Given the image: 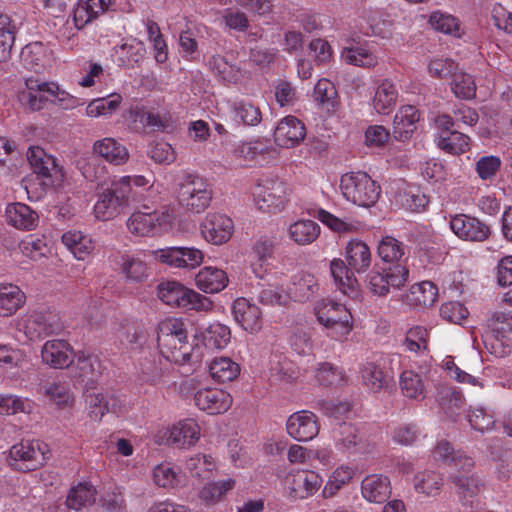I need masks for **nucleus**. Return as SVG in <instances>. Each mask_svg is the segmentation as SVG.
Masks as SVG:
<instances>
[{
	"label": "nucleus",
	"instance_id": "f257e3e1",
	"mask_svg": "<svg viewBox=\"0 0 512 512\" xmlns=\"http://www.w3.org/2000/svg\"><path fill=\"white\" fill-rule=\"evenodd\" d=\"M157 343L163 358L179 365H197L202 361L204 346L195 338L188 340L185 321L169 317L159 323Z\"/></svg>",
	"mask_w": 512,
	"mask_h": 512
},
{
	"label": "nucleus",
	"instance_id": "f03ea898",
	"mask_svg": "<svg viewBox=\"0 0 512 512\" xmlns=\"http://www.w3.org/2000/svg\"><path fill=\"white\" fill-rule=\"evenodd\" d=\"M212 195V189L203 177L195 173H181L177 199L185 210L192 213L203 212L209 207Z\"/></svg>",
	"mask_w": 512,
	"mask_h": 512
},
{
	"label": "nucleus",
	"instance_id": "7ed1b4c3",
	"mask_svg": "<svg viewBox=\"0 0 512 512\" xmlns=\"http://www.w3.org/2000/svg\"><path fill=\"white\" fill-rule=\"evenodd\" d=\"M157 296L163 303L171 307L208 311L213 306L208 297L183 286L177 281L161 282L157 286Z\"/></svg>",
	"mask_w": 512,
	"mask_h": 512
},
{
	"label": "nucleus",
	"instance_id": "20e7f679",
	"mask_svg": "<svg viewBox=\"0 0 512 512\" xmlns=\"http://www.w3.org/2000/svg\"><path fill=\"white\" fill-rule=\"evenodd\" d=\"M315 316L332 339L340 341L353 329L352 314L342 304L333 301L318 302L315 306Z\"/></svg>",
	"mask_w": 512,
	"mask_h": 512
},
{
	"label": "nucleus",
	"instance_id": "39448f33",
	"mask_svg": "<svg viewBox=\"0 0 512 512\" xmlns=\"http://www.w3.org/2000/svg\"><path fill=\"white\" fill-rule=\"evenodd\" d=\"M340 189L348 201L362 207L374 205L380 196V186L365 172L344 174Z\"/></svg>",
	"mask_w": 512,
	"mask_h": 512
},
{
	"label": "nucleus",
	"instance_id": "423d86ee",
	"mask_svg": "<svg viewBox=\"0 0 512 512\" xmlns=\"http://www.w3.org/2000/svg\"><path fill=\"white\" fill-rule=\"evenodd\" d=\"M49 449L39 440L22 441L9 450V465L20 472H30L41 468L47 461Z\"/></svg>",
	"mask_w": 512,
	"mask_h": 512
},
{
	"label": "nucleus",
	"instance_id": "0eeeda50",
	"mask_svg": "<svg viewBox=\"0 0 512 512\" xmlns=\"http://www.w3.org/2000/svg\"><path fill=\"white\" fill-rule=\"evenodd\" d=\"M173 220L174 216L167 209L150 211L144 206L143 210L132 213L126 226L129 232L136 236L149 237L166 230L172 225Z\"/></svg>",
	"mask_w": 512,
	"mask_h": 512
},
{
	"label": "nucleus",
	"instance_id": "6e6552de",
	"mask_svg": "<svg viewBox=\"0 0 512 512\" xmlns=\"http://www.w3.org/2000/svg\"><path fill=\"white\" fill-rule=\"evenodd\" d=\"M409 271L402 264L383 269H373L367 275V287L376 296L384 297L390 289H400L408 280Z\"/></svg>",
	"mask_w": 512,
	"mask_h": 512
},
{
	"label": "nucleus",
	"instance_id": "1a4fd4ad",
	"mask_svg": "<svg viewBox=\"0 0 512 512\" xmlns=\"http://www.w3.org/2000/svg\"><path fill=\"white\" fill-rule=\"evenodd\" d=\"M27 160L31 169L37 175L49 180L51 185H59L64 179L62 167L56 163V159L47 154L39 146H31L27 151Z\"/></svg>",
	"mask_w": 512,
	"mask_h": 512
},
{
	"label": "nucleus",
	"instance_id": "9d476101",
	"mask_svg": "<svg viewBox=\"0 0 512 512\" xmlns=\"http://www.w3.org/2000/svg\"><path fill=\"white\" fill-rule=\"evenodd\" d=\"M449 224L452 232L457 237L467 241L483 242L487 240L491 234L489 225L476 217L466 214L451 216Z\"/></svg>",
	"mask_w": 512,
	"mask_h": 512
},
{
	"label": "nucleus",
	"instance_id": "9b49d317",
	"mask_svg": "<svg viewBox=\"0 0 512 512\" xmlns=\"http://www.w3.org/2000/svg\"><path fill=\"white\" fill-rule=\"evenodd\" d=\"M156 258L175 268L194 269L204 260V254L195 247H169L158 250Z\"/></svg>",
	"mask_w": 512,
	"mask_h": 512
},
{
	"label": "nucleus",
	"instance_id": "f8f14e48",
	"mask_svg": "<svg viewBox=\"0 0 512 512\" xmlns=\"http://www.w3.org/2000/svg\"><path fill=\"white\" fill-rule=\"evenodd\" d=\"M234 224L231 218L220 213H209L201 223V235L213 245L226 243L232 236Z\"/></svg>",
	"mask_w": 512,
	"mask_h": 512
},
{
	"label": "nucleus",
	"instance_id": "ddd939ff",
	"mask_svg": "<svg viewBox=\"0 0 512 512\" xmlns=\"http://www.w3.org/2000/svg\"><path fill=\"white\" fill-rule=\"evenodd\" d=\"M62 328L57 316L51 312L34 311L23 321L24 332L30 340L57 334Z\"/></svg>",
	"mask_w": 512,
	"mask_h": 512
},
{
	"label": "nucleus",
	"instance_id": "4468645a",
	"mask_svg": "<svg viewBox=\"0 0 512 512\" xmlns=\"http://www.w3.org/2000/svg\"><path fill=\"white\" fill-rule=\"evenodd\" d=\"M285 194V186L278 180H267L253 191L256 205L267 212L280 211L284 207Z\"/></svg>",
	"mask_w": 512,
	"mask_h": 512
},
{
	"label": "nucleus",
	"instance_id": "2eb2a0df",
	"mask_svg": "<svg viewBox=\"0 0 512 512\" xmlns=\"http://www.w3.org/2000/svg\"><path fill=\"white\" fill-rule=\"evenodd\" d=\"M286 430L293 439L299 442H306L318 435L320 425L314 413L302 410L288 417Z\"/></svg>",
	"mask_w": 512,
	"mask_h": 512
},
{
	"label": "nucleus",
	"instance_id": "dca6fc26",
	"mask_svg": "<svg viewBox=\"0 0 512 512\" xmlns=\"http://www.w3.org/2000/svg\"><path fill=\"white\" fill-rule=\"evenodd\" d=\"M319 474L310 470H299L287 478L289 497L294 500L306 499L314 495L322 485Z\"/></svg>",
	"mask_w": 512,
	"mask_h": 512
},
{
	"label": "nucleus",
	"instance_id": "f3484780",
	"mask_svg": "<svg viewBox=\"0 0 512 512\" xmlns=\"http://www.w3.org/2000/svg\"><path fill=\"white\" fill-rule=\"evenodd\" d=\"M305 136V125L297 117L292 115L281 119L274 130L275 143L285 148L298 145L304 140Z\"/></svg>",
	"mask_w": 512,
	"mask_h": 512
},
{
	"label": "nucleus",
	"instance_id": "a211bd4d",
	"mask_svg": "<svg viewBox=\"0 0 512 512\" xmlns=\"http://www.w3.org/2000/svg\"><path fill=\"white\" fill-rule=\"evenodd\" d=\"M196 406L209 414H221L232 405V397L225 390L218 388H205L198 390L194 395Z\"/></svg>",
	"mask_w": 512,
	"mask_h": 512
},
{
	"label": "nucleus",
	"instance_id": "6ab92c4d",
	"mask_svg": "<svg viewBox=\"0 0 512 512\" xmlns=\"http://www.w3.org/2000/svg\"><path fill=\"white\" fill-rule=\"evenodd\" d=\"M234 320L250 333H256L262 328V312L260 308L250 303L246 298H237L231 307Z\"/></svg>",
	"mask_w": 512,
	"mask_h": 512
},
{
	"label": "nucleus",
	"instance_id": "aec40b11",
	"mask_svg": "<svg viewBox=\"0 0 512 512\" xmlns=\"http://www.w3.org/2000/svg\"><path fill=\"white\" fill-rule=\"evenodd\" d=\"M41 358L46 365L55 369H63L73 362V349L65 340H48L42 346Z\"/></svg>",
	"mask_w": 512,
	"mask_h": 512
},
{
	"label": "nucleus",
	"instance_id": "412c9836",
	"mask_svg": "<svg viewBox=\"0 0 512 512\" xmlns=\"http://www.w3.org/2000/svg\"><path fill=\"white\" fill-rule=\"evenodd\" d=\"M200 436V428L193 419L179 421L163 432L166 444L186 447L194 444Z\"/></svg>",
	"mask_w": 512,
	"mask_h": 512
},
{
	"label": "nucleus",
	"instance_id": "4be33fe9",
	"mask_svg": "<svg viewBox=\"0 0 512 512\" xmlns=\"http://www.w3.org/2000/svg\"><path fill=\"white\" fill-rule=\"evenodd\" d=\"M363 384L374 393L380 392L388 386L391 376L386 369V362L380 358L366 362L361 369Z\"/></svg>",
	"mask_w": 512,
	"mask_h": 512
},
{
	"label": "nucleus",
	"instance_id": "5701e85b",
	"mask_svg": "<svg viewBox=\"0 0 512 512\" xmlns=\"http://www.w3.org/2000/svg\"><path fill=\"white\" fill-rule=\"evenodd\" d=\"M26 86L30 89L38 88L40 92L47 93L50 101L63 109H74L83 104L82 100L61 89L58 84L53 82H39L38 80L28 79Z\"/></svg>",
	"mask_w": 512,
	"mask_h": 512
},
{
	"label": "nucleus",
	"instance_id": "b1692460",
	"mask_svg": "<svg viewBox=\"0 0 512 512\" xmlns=\"http://www.w3.org/2000/svg\"><path fill=\"white\" fill-rule=\"evenodd\" d=\"M361 493L368 502L383 503L391 495L390 480L384 475H368L362 480Z\"/></svg>",
	"mask_w": 512,
	"mask_h": 512
},
{
	"label": "nucleus",
	"instance_id": "393cba45",
	"mask_svg": "<svg viewBox=\"0 0 512 512\" xmlns=\"http://www.w3.org/2000/svg\"><path fill=\"white\" fill-rule=\"evenodd\" d=\"M420 119L419 111L411 105L401 107L394 116L393 136L398 141L408 140L416 130Z\"/></svg>",
	"mask_w": 512,
	"mask_h": 512
},
{
	"label": "nucleus",
	"instance_id": "a878e982",
	"mask_svg": "<svg viewBox=\"0 0 512 512\" xmlns=\"http://www.w3.org/2000/svg\"><path fill=\"white\" fill-rule=\"evenodd\" d=\"M75 377L79 378L86 387H93L102 372L101 361L94 354L79 352L76 354Z\"/></svg>",
	"mask_w": 512,
	"mask_h": 512
},
{
	"label": "nucleus",
	"instance_id": "bb28decb",
	"mask_svg": "<svg viewBox=\"0 0 512 512\" xmlns=\"http://www.w3.org/2000/svg\"><path fill=\"white\" fill-rule=\"evenodd\" d=\"M169 361L161 357L145 358L140 363L139 380L150 385L165 382L170 373Z\"/></svg>",
	"mask_w": 512,
	"mask_h": 512
},
{
	"label": "nucleus",
	"instance_id": "cd10ccee",
	"mask_svg": "<svg viewBox=\"0 0 512 512\" xmlns=\"http://www.w3.org/2000/svg\"><path fill=\"white\" fill-rule=\"evenodd\" d=\"M7 222L19 230H32L38 224V214L24 203H12L6 207Z\"/></svg>",
	"mask_w": 512,
	"mask_h": 512
},
{
	"label": "nucleus",
	"instance_id": "c85d7f7f",
	"mask_svg": "<svg viewBox=\"0 0 512 512\" xmlns=\"http://www.w3.org/2000/svg\"><path fill=\"white\" fill-rule=\"evenodd\" d=\"M332 438L336 449L343 453L357 451L362 437L356 426L351 423H338L332 430Z\"/></svg>",
	"mask_w": 512,
	"mask_h": 512
},
{
	"label": "nucleus",
	"instance_id": "c756f323",
	"mask_svg": "<svg viewBox=\"0 0 512 512\" xmlns=\"http://www.w3.org/2000/svg\"><path fill=\"white\" fill-rule=\"evenodd\" d=\"M331 275L337 288L350 298L358 295V282L353 272L341 259H333L330 263Z\"/></svg>",
	"mask_w": 512,
	"mask_h": 512
},
{
	"label": "nucleus",
	"instance_id": "7c9ffc66",
	"mask_svg": "<svg viewBox=\"0 0 512 512\" xmlns=\"http://www.w3.org/2000/svg\"><path fill=\"white\" fill-rule=\"evenodd\" d=\"M349 268L357 273L365 272L371 264V252L367 244L358 239L350 240L345 248Z\"/></svg>",
	"mask_w": 512,
	"mask_h": 512
},
{
	"label": "nucleus",
	"instance_id": "2f4dec72",
	"mask_svg": "<svg viewBox=\"0 0 512 512\" xmlns=\"http://www.w3.org/2000/svg\"><path fill=\"white\" fill-rule=\"evenodd\" d=\"M195 283L205 293H218L227 286L228 277L224 270L207 266L196 274Z\"/></svg>",
	"mask_w": 512,
	"mask_h": 512
},
{
	"label": "nucleus",
	"instance_id": "473e14b6",
	"mask_svg": "<svg viewBox=\"0 0 512 512\" xmlns=\"http://www.w3.org/2000/svg\"><path fill=\"white\" fill-rule=\"evenodd\" d=\"M433 456L437 461H443L450 467L462 469L466 472L474 467V461L471 457L463 454L461 451H454L451 444L447 441H440L433 451Z\"/></svg>",
	"mask_w": 512,
	"mask_h": 512
},
{
	"label": "nucleus",
	"instance_id": "72a5a7b5",
	"mask_svg": "<svg viewBox=\"0 0 512 512\" xmlns=\"http://www.w3.org/2000/svg\"><path fill=\"white\" fill-rule=\"evenodd\" d=\"M62 243L78 260H85L95 249L91 237L78 230H69L63 233Z\"/></svg>",
	"mask_w": 512,
	"mask_h": 512
},
{
	"label": "nucleus",
	"instance_id": "f704fd0d",
	"mask_svg": "<svg viewBox=\"0 0 512 512\" xmlns=\"http://www.w3.org/2000/svg\"><path fill=\"white\" fill-rule=\"evenodd\" d=\"M398 98V91L395 84L384 79L377 85L374 96L372 98V105L378 114L387 115L395 107Z\"/></svg>",
	"mask_w": 512,
	"mask_h": 512
},
{
	"label": "nucleus",
	"instance_id": "c9c22d12",
	"mask_svg": "<svg viewBox=\"0 0 512 512\" xmlns=\"http://www.w3.org/2000/svg\"><path fill=\"white\" fill-rule=\"evenodd\" d=\"M438 297V288L431 281H423L411 286L403 296V301L409 306H432Z\"/></svg>",
	"mask_w": 512,
	"mask_h": 512
},
{
	"label": "nucleus",
	"instance_id": "e433bc0d",
	"mask_svg": "<svg viewBox=\"0 0 512 512\" xmlns=\"http://www.w3.org/2000/svg\"><path fill=\"white\" fill-rule=\"evenodd\" d=\"M26 301L25 293L14 284H0V317L15 314Z\"/></svg>",
	"mask_w": 512,
	"mask_h": 512
},
{
	"label": "nucleus",
	"instance_id": "4c0bfd02",
	"mask_svg": "<svg viewBox=\"0 0 512 512\" xmlns=\"http://www.w3.org/2000/svg\"><path fill=\"white\" fill-rule=\"evenodd\" d=\"M319 291V285L314 275L300 273L294 276L289 288L290 298L297 302H306L313 299Z\"/></svg>",
	"mask_w": 512,
	"mask_h": 512
},
{
	"label": "nucleus",
	"instance_id": "58836bf2",
	"mask_svg": "<svg viewBox=\"0 0 512 512\" xmlns=\"http://www.w3.org/2000/svg\"><path fill=\"white\" fill-rule=\"evenodd\" d=\"M117 263L128 281L140 283L144 282L149 276L147 264L139 255L121 254Z\"/></svg>",
	"mask_w": 512,
	"mask_h": 512
},
{
	"label": "nucleus",
	"instance_id": "ea45409f",
	"mask_svg": "<svg viewBox=\"0 0 512 512\" xmlns=\"http://www.w3.org/2000/svg\"><path fill=\"white\" fill-rule=\"evenodd\" d=\"M93 149L106 161L114 165H122L126 163L129 158L126 147L117 142L114 138L107 137L96 141L93 145Z\"/></svg>",
	"mask_w": 512,
	"mask_h": 512
},
{
	"label": "nucleus",
	"instance_id": "a19ab883",
	"mask_svg": "<svg viewBox=\"0 0 512 512\" xmlns=\"http://www.w3.org/2000/svg\"><path fill=\"white\" fill-rule=\"evenodd\" d=\"M313 99L318 107L326 112H334L339 106V97L335 85L328 79L318 80L313 90Z\"/></svg>",
	"mask_w": 512,
	"mask_h": 512
},
{
	"label": "nucleus",
	"instance_id": "79ce46f5",
	"mask_svg": "<svg viewBox=\"0 0 512 512\" xmlns=\"http://www.w3.org/2000/svg\"><path fill=\"white\" fill-rule=\"evenodd\" d=\"M115 53L118 55L120 63L130 68L143 60L146 48L142 41L128 38L121 45L115 47Z\"/></svg>",
	"mask_w": 512,
	"mask_h": 512
},
{
	"label": "nucleus",
	"instance_id": "37998d69",
	"mask_svg": "<svg viewBox=\"0 0 512 512\" xmlns=\"http://www.w3.org/2000/svg\"><path fill=\"white\" fill-rule=\"evenodd\" d=\"M428 24L433 30L439 33L451 35L456 38H460L462 35L460 20L446 11H433L428 18Z\"/></svg>",
	"mask_w": 512,
	"mask_h": 512
},
{
	"label": "nucleus",
	"instance_id": "c03bdc74",
	"mask_svg": "<svg viewBox=\"0 0 512 512\" xmlns=\"http://www.w3.org/2000/svg\"><path fill=\"white\" fill-rule=\"evenodd\" d=\"M129 117L134 122H139L142 126L155 131H162L171 127V117L169 115L155 114L138 105L130 108Z\"/></svg>",
	"mask_w": 512,
	"mask_h": 512
},
{
	"label": "nucleus",
	"instance_id": "a18cd8bd",
	"mask_svg": "<svg viewBox=\"0 0 512 512\" xmlns=\"http://www.w3.org/2000/svg\"><path fill=\"white\" fill-rule=\"evenodd\" d=\"M20 57L26 68L40 72L49 61V51L41 42H33L22 49Z\"/></svg>",
	"mask_w": 512,
	"mask_h": 512
},
{
	"label": "nucleus",
	"instance_id": "49530a36",
	"mask_svg": "<svg viewBox=\"0 0 512 512\" xmlns=\"http://www.w3.org/2000/svg\"><path fill=\"white\" fill-rule=\"evenodd\" d=\"M208 65L211 72L223 82L237 83L244 75L239 66L229 63L219 54L211 56Z\"/></svg>",
	"mask_w": 512,
	"mask_h": 512
},
{
	"label": "nucleus",
	"instance_id": "de8ad7c7",
	"mask_svg": "<svg viewBox=\"0 0 512 512\" xmlns=\"http://www.w3.org/2000/svg\"><path fill=\"white\" fill-rule=\"evenodd\" d=\"M123 208L124 206L107 188L98 194L94 205V215L98 220L107 221L118 216Z\"/></svg>",
	"mask_w": 512,
	"mask_h": 512
},
{
	"label": "nucleus",
	"instance_id": "09e8293b",
	"mask_svg": "<svg viewBox=\"0 0 512 512\" xmlns=\"http://www.w3.org/2000/svg\"><path fill=\"white\" fill-rule=\"evenodd\" d=\"M289 237L298 245H309L320 235V226L313 220H298L288 229Z\"/></svg>",
	"mask_w": 512,
	"mask_h": 512
},
{
	"label": "nucleus",
	"instance_id": "8fccbe9b",
	"mask_svg": "<svg viewBox=\"0 0 512 512\" xmlns=\"http://www.w3.org/2000/svg\"><path fill=\"white\" fill-rule=\"evenodd\" d=\"M413 485L417 493L427 497H434L438 495L442 489L443 478L435 471L426 470L414 476Z\"/></svg>",
	"mask_w": 512,
	"mask_h": 512
},
{
	"label": "nucleus",
	"instance_id": "3c124183",
	"mask_svg": "<svg viewBox=\"0 0 512 512\" xmlns=\"http://www.w3.org/2000/svg\"><path fill=\"white\" fill-rule=\"evenodd\" d=\"M211 377L218 382H230L240 373L239 365L229 357H216L209 364Z\"/></svg>",
	"mask_w": 512,
	"mask_h": 512
},
{
	"label": "nucleus",
	"instance_id": "603ef678",
	"mask_svg": "<svg viewBox=\"0 0 512 512\" xmlns=\"http://www.w3.org/2000/svg\"><path fill=\"white\" fill-rule=\"evenodd\" d=\"M96 490L89 483H79L70 489L67 498L66 505L70 509L76 511L92 505L95 502Z\"/></svg>",
	"mask_w": 512,
	"mask_h": 512
},
{
	"label": "nucleus",
	"instance_id": "864d4df0",
	"mask_svg": "<svg viewBox=\"0 0 512 512\" xmlns=\"http://www.w3.org/2000/svg\"><path fill=\"white\" fill-rule=\"evenodd\" d=\"M234 118L247 126H256L262 120L260 108L250 100H236L231 105Z\"/></svg>",
	"mask_w": 512,
	"mask_h": 512
},
{
	"label": "nucleus",
	"instance_id": "5fc2aeb1",
	"mask_svg": "<svg viewBox=\"0 0 512 512\" xmlns=\"http://www.w3.org/2000/svg\"><path fill=\"white\" fill-rule=\"evenodd\" d=\"M377 252L384 262L401 264L406 255V246L392 236H385L379 242Z\"/></svg>",
	"mask_w": 512,
	"mask_h": 512
},
{
	"label": "nucleus",
	"instance_id": "6e6d98bb",
	"mask_svg": "<svg viewBox=\"0 0 512 512\" xmlns=\"http://www.w3.org/2000/svg\"><path fill=\"white\" fill-rule=\"evenodd\" d=\"M90 417L100 421L109 412H115L116 399L103 393H89L86 395Z\"/></svg>",
	"mask_w": 512,
	"mask_h": 512
},
{
	"label": "nucleus",
	"instance_id": "4d7b16f0",
	"mask_svg": "<svg viewBox=\"0 0 512 512\" xmlns=\"http://www.w3.org/2000/svg\"><path fill=\"white\" fill-rule=\"evenodd\" d=\"M342 59L351 65L372 68L378 63L377 57L364 46L346 47L341 52Z\"/></svg>",
	"mask_w": 512,
	"mask_h": 512
},
{
	"label": "nucleus",
	"instance_id": "13d9d810",
	"mask_svg": "<svg viewBox=\"0 0 512 512\" xmlns=\"http://www.w3.org/2000/svg\"><path fill=\"white\" fill-rule=\"evenodd\" d=\"M400 388L407 398L423 400L426 397V389L420 375L414 371L407 370L400 376Z\"/></svg>",
	"mask_w": 512,
	"mask_h": 512
},
{
	"label": "nucleus",
	"instance_id": "bf43d9fd",
	"mask_svg": "<svg viewBox=\"0 0 512 512\" xmlns=\"http://www.w3.org/2000/svg\"><path fill=\"white\" fill-rule=\"evenodd\" d=\"M186 469L192 477L205 480L213 476L216 464L211 456L196 454L186 460Z\"/></svg>",
	"mask_w": 512,
	"mask_h": 512
},
{
	"label": "nucleus",
	"instance_id": "052dcab7",
	"mask_svg": "<svg viewBox=\"0 0 512 512\" xmlns=\"http://www.w3.org/2000/svg\"><path fill=\"white\" fill-rule=\"evenodd\" d=\"M108 189L124 208L139 201L138 192L132 187V176L113 180Z\"/></svg>",
	"mask_w": 512,
	"mask_h": 512
},
{
	"label": "nucleus",
	"instance_id": "680f3d73",
	"mask_svg": "<svg viewBox=\"0 0 512 512\" xmlns=\"http://www.w3.org/2000/svg\"><path fill=\"white\" fill-rule=\"evenodd\" d=\"M354 474V469L348 465H341L335 469L323 488V496L325 498L333 497L340 489L352 480Z\"/></svg>",
	"mask_w": 512,
	"mask_h": 512
},
{
	"label": "nucleus",
	"instance_id": "e2e57ef3",
	"mask_svg": "<svg viewBox=\"0 0 512 512\" xmlns=\"http://www.w3.org/2000/svg\"><path fill=\"white\" fill-rule=\"evenodd\" d=\"M231 339V331L228 326L221 323H213L209 325L203 334L204 346L223 349Z\"/></svg>",
	"mask_w": 512,
	"mask_h": 512
},
{
	"label": "nucleus",
	"instance_id": "0e129e2a",
	"mask_svg": "<svg viewBox=\"0 0 512 512\" xmlns=\"http://www.w3.org/2000/svg\"><path fill=\"white\" fill-rule=\"evenodd\" d=\"M121 102L122 96L117 93L105 98L94 99L86 107V115L93 118L111 115L119 108Z\"/></svg>",
	"mask_w": 512,
	"mask_h": 512
},
{
	"label": "nucleus",
	"instance_id": "69168bd1",
	"mask_svg": "<svg viewBox=\"0 0 512 512\" xmlns=\"http://www.w3.org/2000/svg\"><path fill=\"white\" fill-rule=\"evenodd\" d=\"M315 216L331 230L338 233H354L360 231L362 224L358 221H344L324 209H318Z\"/></svg>",
	"mask_w": 512,
	"mask_h": 512
},
{
	"label": "nucleus",
	"instance_id": "338daca9",
	"mask_svg": "<svg viewBox=\"0 0 512 512\" xmlns=\"http://www.w3.org/2000/svg\"><path fill=\"white\" fill-rule=\"evenodd\" d=\"M428 341L429 330L424 326H414L407 331L404 344L411 352L428 354Z\"/></svg>",
	"mask_w": 512,
	"mask_h": 512
},
{
	"label": "nucleus",
	"instance_id": "774afa93",
	"mask_svg": "<svg viewBox=\"0 0 512 512\" xmlns=\"http://www.w3.org/2000/svg\"><path fill=\"white\" fill-rule=\"evenodd\" d=\"M438 146L448 153L459 155L469 149V137L456 130L450 131L447 136L440 137Z\"/></svg>",
	"mask_w": 512,
	"mask_h": 512
}]
</instances>
